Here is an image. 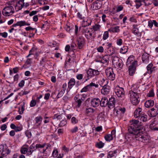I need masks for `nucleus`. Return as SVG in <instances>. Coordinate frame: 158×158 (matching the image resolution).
I'll return each mask as SVG.
<instances>
[{"mask_svg":"<svg viewBox=\"0 0 158 158\" xmlns=\"http://www.w3.org/2000/svg\"><path fill=\"white\" fill-rule=\"evenodd\" d=\"M100 103V99L98 98H93L90 101L91 106L94 108L98 106Z\"/></svg>","mask_w":158,"mask_h":158,"instance_id":"f3484780","label":"nucleus"},{"mask_svg":"<svg viewBox=\"0 0 158 158\" xmlns=\"http://www.w3.org/2000/svg\"><path fill=\"white\" fill-rule=\"evenodd\" d=\"M47 144V143H44L43 144H37L35 145L36 149H38L39 148H44L45 146Z\"/></svg>","mask_w":158,"mask_h":158,"instance_id":"49530a36","label":"nucleus"},{"mask_svg":"<svg viewBox=\"0 0 158 158\" xmlns=\"http://www.w3.org/2000/svg\"><path fill=\"white\" fill-rule=\"evenodd\" d=\"M92 20L89 18H87L86 19L83 20L82 21V26L83 27H85L91 25Z\"/></svg>","mask_w":158,"mask_h":158,"instance_id":"b1692460","label":"nucleus"},{"mask_svg":"<svg viewBox=\"0 0 158 158\" xmlns=\"http://www.w3.org/2000/svg\"><path fill=\"white\" fill-rule=\"evenodd\" d=\"M116 131L115 130H112L111 132V134H108L105 135L104 136V138L106 141L110 142L112 140L114 137H115Z\"/></svg>","mask_w":158,"mask_h":158,"instance_id":"f8f14e48","label":"nucleus"},{"mask_svg":"<svg viewBox=\"0 0 158 158\" xmlns=\"http://www.w3.org/2000/svg\"><path fill=\"white\" fill-rule=\"evenodd\" d=\"M32 63V59L31 58H28L27 60L26 61L25 64L23 66V68H26L27 66V65H29V66H31V64Z\"/></svg>","mask_w":158,"mask_h":158,"instance_id":"e433bc0d","label":"nucleus"},{"mask_svg":"<svg viewBox=\"0 0 158 158\" xmlns=\"http://www.w3.org/2000/svg\"><path fill=\"white\" fill-rule=\"evenodd\" d=\"M110 57V55H105L103 56L101 59L100 60V62L106 65H107L109 62V58Z\"/></svg>","mask_w":158,"mask_h":158,"instance_id":"a878e982","label":"nucleus"},{"mask_svg":"<svg viewBox=\"0 0 158 158\" xmlns=\"http://www.w3.org/2000/svg\"><path fill=\"white\" fill-rule=\"evenodd\" d=\"M22 0L19 1L15 5L12 4V6H14V8H15V10L16 11H18L19 10L22 9L23 7L22 5H23V2H22Z\"/></svg>","mask_w":158,"mask_h":158,"instance_id":"393cba45","label":"nucleus"},{"mask_svg":"<svg viewBox=\"0 0 158 158\" xmlns=\"http://www.w3.org/2000/svg\"><path fill=\"white\" fill-rule=\"evenodd\" d=\"M90 89H91L92 87H95V88H98V84H96L95 83L91 82L88 85Z\"/></svg>","mask_w":158,"mask_h":158,"instance_id":"864d4df0","label":"nucleus"},{"mask_svg":"<svg viewBox=\"0 0 158 158\" xmlns=\"http://www.w3.org/2000/svg\"><path fill=\"white\" fill-rule=\"evenodd\" d=\"M137 65L128 66V72L129 75L130 76H133L135 74L136 67Z\"/></svg>","mask_w":158,"mask_h":158,"instance_id":"4468645a","label":"nucleus"},{"mask_svg":"<svg viewBox=\"0 0 158 158\" xmlns=\"http://www.w3.org/2000/svg\"><path fill=\"white\" fill-rule=\"evenodd\" d=\"M64 92L63 90H61L58 94L56 96V98L57 99L61 97L63 95Z\"/></svg>","mask_w":158,"mask_h":158,"instance_id":"13d9d810","label":"nucleus"},{"mask_svg":"<svg viewBox=\"0 0 158 158\" xmlns=\"http://www.w3.org/2000/svg\"><path fill=\"white\" fill-rule=\"evenodd\" d=\"M78 127H75L71 130L70 132L72 133H76L78 131Z\"/></svg>","mask_w":158,"mask_h":158,"instance_id":"774afa93","label":"nucleus"},{"mask_svg":"<svg viewBox=\"0 0 158 158\" xmlns=\"http://www.w3.org/2000/svg\"><path fill=\"white\" fill-rule=\"evenodd\" d=\"M142 59L143 62L145 63L149 62V56L147 53H144L142 56Z\"/></svg>","mask_w":158,"mask_h":158,"instance_id":"473e14b6","label":"nucleus"},{"mask_svg":"<svg viewBox=\"0 0 158 158\" xmlns=\"http://www.w3.org/2000/svg\"><path fill=\"white\" fill-rule=\"evenodd\" d=\"M94 111L95 110L94 109L89 108L86 109L85 113L87 115H88L90 113H93L94 112Z\"/></svg>","mask_w":158,"mask_h":158,"instance_id":"a18cd8bd","label":"nucleus"},{"mask_svg":"<svg viewBox=\"0 0 158 158\" xmlns=\"http://www.w3.org/2000/svg\"><path fill=\"white\" fill-rule=\"evenodd\" d=\"M135 2L136 3L135 6L137 9L139 8L142 5L141 3L142 1L141 0H135Z\"/></svg>","mask_w":158,"mask_h":158,"instance_id":"79ce46f5","label":"nucleus"},{"mask_svg":"<svg viewBox=\"0 0 158 158\" xmlns=\"http://www.w3.org/2000/svg\"><path fill=\"white\" fill-rule=\"evenodd\" d=\"M150 114L151 117H155L158 114V106L155 108H153L151 109Z\"/></svg>","mask_w":158,"mask_h":158,"instance_id":"c756f323","label":"nucleus"},{"mask_svg":"<svg viewBox=\"0 0 158 158\" xmlns=\"http://www.w3.org/2000/svg\"><path fill=\"white\" fill-rule=\"evenodd\" d=\"M78 97V96H76L74 98L76 106L77 108H79L80 107L82 102L83 100L82 98H79Z\"/></svg>","mask_w":158,"mask_h":158,"instance_id":"bb28decb","label":"nucleus"},{"mask_svg":"<svg viewBox=\"0 0 158 158\" xmlns=\"http://www.w3.org/2000/svg\"><path fill=\"white\" fill-rule=\"evenodd\" d=\"M2 151L1 155L3 156H6L10 152L8 147L6 144L1 145L0 146V152Z\"/></svg>","mask_w":158,"mask_h":158,"instance_id":"9d476101","label":"nucleus"},{"mask_svg":"<svg viewBox=\"0 0 158 158\" xmlns=\"http://www.w3.org/2000/svg\"><path fill=\"white\" fill-rule=\"evenodd\" d=\"M29 147V146L27 145L23 146L20 150V152L22 154H27V148Z\"/></svg>","mask_w":158,"mask_h":158,"instance_id":"c9c22d12","label":"nucleus"},{"mask_svg":"<svg viewBox=\"0 0 158 158\" xmlns=\"http://www.w3.org/2000/svg\"><path fill=\"white\" fill-rule=\"evenodd\" d=\"M30 23L26 22L24 20H21L17 22L16 23L14 24L11 27V29L9 30V32L10 33H12L13 31L15 30L14 27H16L17 26H19L20 27L25 26H30Z\"/></svg>","mask_w":158,"mask_h":158,"instance_id":"423d86ee","label":"nucleus"},{"mask_svg":"<svg viewBox=\"0 0 158 158\" xmlns=\"http://www.w3.org/2000/svg\"><path fill=\"white\" fill-rule=\"evenodd\" d=\"M114 91L118 98H123L125 96V91L123 88L120 87L117 85L115 87Z\"/></svg>","mask_w":158,"mask_h":158,"instance_id":"1a4fd4ad","label":"nucleus"},{"mask_svg":"<svg viewBox=\"0 0 158 158\" xmlns=\"http://www.w3.org/2000/svg\"><path fill=\"white\" fill-rule=\"evenodd\" d=\"M123 42V40L121 38L118 39L117 40L116 43L118 45H121L122 44Z\"/></svg>","mask_w":158,"mask_h":158,"instance_id":"0e129e2a","label":"nucleus"},{"mask_svg":"<svg viewBox=\"0 0 158 158\" xmlns=\"http://www.w3.org/2000/svg\"><path fill=\"white\" fill-rule=\"evenodd\" d=\"M27 155L29 156L32 155L33 152L34 151V150L30 149L29 148H27Z\"/></svg>","mask_w":158,"mask_h":158,"instance_id":"680f3d73","label":"nucleus"},{"mask_svg":"<svg viewBox=\"0 0 158 158\" xmlns=\"http://www.w3.org/2000/svg\"><path fill=\"white\" fill-rule=\"evenodd\" d=\"M108 31H105L104 32L103 34V39L105 40L109 37V32Z\"/></svg>","mask_w":158,"mask_h":158,"instance_id":"3c124183","label":"nucleus"},{"mask_svg":"<svg viewBox=\"0 0 158 158\" xmlns=\"http://www.w3.org/2000/svg\"><path fill=\"white\" fill-rule=\"evenodd\" d=\"M143 113V109L141 108H137L135 110L134 112V116L136 118H138Z\"/></svg>","mask_w":158,"mask_h":158,"instance_id":"4be33fe9","label":"nucleus"},{"mask_svg":"<svg viewBox=\"0 0 158 158\" xmlns=\"http://www.w3.org/2000/svg\"><path fill=\"white\" fill-rule=\"evenodd\" d=\"M83 33L85 34V36L86 39L88 40H91L93 33L92 28L90 27H86L83 29Z\"/></svg>","mask_w":158,"mask_h":158,"instance_id":"0eeeda50","label":"nucleus"},{"mask_svg":"<svg viewBox=\"0 0 158 158\" xmlns=\"http://www.w3.org/2000/svg\"><path fill=\"white\" fill-rule=\"evenodd\" d=\"M106 77L110 81H114L115 78V75L114 73L112 68H109L106 69L105 71Z\"/></svg>","mask_w":158,"mask_h":158,"instance_id":"6e6552de","label":"nucleus"},{"mask_svg":"<svg viewBox=\"0 0 158 158\" xmlns=\"http://www.w3.org/2000/svg\"><path fill=\"white\" fill-rule=\"evenodd\" d=\"M42 119L43 118L41 116H37L35 118V123L37 124V126H39L41 125Z\"/></svg>","mask_w":158,"mask_h":158,"instance_id":"f704fd0d","label":"nucleus"},{"mask_svg":"<svg viewBox=\"0 0 158 158\" xmlns=\"http://www.w3.org/2000/svg\"><path fill=\"white\" fill-rule=\"evenodd\" d=\"M104 143H102V141H100L99 142H97L95 147L98 148H102L104 146Z\"/></svg>","mask_w":158,"mask_h":158,"instance_id":"a19ab883","label":"nucleus"},{"mask_svg":"<svg viewBox=\"0 0 158 158\" xmlns=\"http://www.w3.org/2000/svg\"><path fill=\"white\" fill-rule=\"evenodd\" d=\"M22 2H23V5H22L23 7H24L25 8H27L28 7L29 5L30 4L28 2H24V0H22Z\"/></svg>","mask_w":158,"mask_h":158,"instance_id":"69168bd1","label":"nucleus"},{"mask_svg":"<svg viewBox=\"0 0 158 158\" xmlns=\"http://www.w3.org/2000/svg\"><path fill=\"white\" fill-rule=\"evenodd\" d=\"M15 12L14 6H12V4H11L4 8L2 11V14L5 16H9L12 15Z\"/></svg>","mask_w":158,"mask_h":158,"instance_id":"39448f33","label":"nucleus"},{"mask_svg":"<svg viewBox=\"0 0 158 158\" xmlns=\"http://www.w3.org/2000/svg\"><path fill=\"white\" fill-rule=\"evenodd\" d=\"M148 115L146 114H143L142 115L138 118L137 120H132L131 125H132L133 124L134 121H136L139 122V123L141 125V126L143 127L142 122H145L147 121L148 119Z\"/></svg>","mask_w":158,"mask_h":158,"instance_id":"9b49d317","label":"nucleus"},{"mask_svg":"<svg viewBox=\"0 0 158 158\" xmlns=\"http://www.w3.org/2000/svg\"><path fill=\"white\" fill-rule=\"evenodd\" d=\"M108 100L106 97H104L100 100V105L101 106L105 107L107 106Z\"/></svg>","mask_w":158,"mask_h":158,"instance_id":"c85d7f7f","label":"nucleus"},{"mask_svg":"<svg viewBox=\"0 0 158 158\" xmlns=\"http://www.w3.org/2000/svg\"><path fill=\"white\" fill-rule=\"evenodd\" d=\"M147 96L148 97H153L154 96V93L153 90L152 89H151L149 91Z\"/></svg>","mask_w":158,"mask_h":158,"instance_id":"603ef678","label":"nucleus"},{"mask_svg":"<svg viewBox=\"0 0 158 158\" xmlns=\"http://www.w3.org/2000/svg\"><path fill=\"white\" fill-rule=\"evenodd\" d=\"M101 26L100 25L98 24H95V25L92 26V29L93 31H97L100 30Z\"/></svg>","mask_w":158,"mask_h":158,"instance_id":"4c0bfd02","label":"nucleus"},{"mask_svg":"<svg viewBox=\"0 0 158 158\" xmlns=\"http://www.w3.org/2000/svg\"><path fill=\"white\" fill-rule=\"evenodd\" d=\"M127 66L137 65V62L134 59L133 56H130L127 59L126 63Z\"/></svg>","mask_w":158,"mask_h":158,"instance_id":"ddd939ff","label":"nucleus"},{"mask_svg":"<svg viewBox=\"0 0 158 158\" xmlns=\"http://www.w3.org/2000/svg\"><path fill=\"white\" fill-rule=\"evenodd\" d=\"M128 96L131 102L133 105H136L139 103L140 102V94H137L132 91H129Z\"/></svg>","mask_w":158,"mask_h":158,"instance_id":"f03ea898","label":"nucleus"},{"mask_svg":"<svg viewBox=\"0 0 158 158\" xmlns=\"http://www.w3.org/2000/svg\"><path fill=\"white\" fill-rule=\"evenodd\" d=\"M71 121L72 123L73 124H76L78 122V119L75 117H73L72 118Z\"/></svg>","mask_w":158,"mask_h":158,"instance_id":"8fccbe9b","label":"nucleus"},{"mask_svg":"<svg viewBox=\"0 0 158 158\" xmlns=\"http://www.w3.org/2000/svg\"><path fill=\"white\" fill-rule=\"evenodd\" d=\"M49 144L48 143H47V144L46 146V147L45 149L44 148L43 149L42 152H40L44 154H47V150L48 148L49 147Z\"/></svg>","mask_w":158,"mask_h":158,"instance_id":"bf43d9fd","label":"nucleus"},{"mask_svg":"<svg viewBox=\"0 0 158 158\" xmlns=\"http://www.w3.org/2000/svg\"><path fill=\"white\" fill-rule=\"evenodd\" d=\"M123 8V6L122 5H119L117 7L116 12H118L122 11Z\"/></svg>","mask_w":158,"mask_h":158,"instance_id":"e2e57ef3","label":"nucleus"},{"mask_svg":"<svg viewBox=\"0 0 158 158\" xmlns=\"http://www.w3.org/2000/svg\"><path fill=\"white\" fill-rule=\"evenodd\" d=\"M67 123V121L66 120L63 119L60 122L58 125V127H63L66 125Z\"/></svg>","mask_w":158,"mask_h":158,"instance_id":"ea45409f","label":"nucleus"},{"mask_svg":"<svg viewBox=\"0 0 158 158\" xmlns=\"http://www.w3.org/2000/svg\"><path fill=\"white\" fill-rule=\"evenodd\" d=\"M102 2L98 0H96L93 3L92 6L93 10H98L102 6Z\"/></svg>","mask_w":158,"mask_h":158,"instance_id":"6ab92c4d","label":"nucleus"},{"mask_svg":"<svg viewBox=\"0 0 158 158\" xmlns=\"http://www.w3.org/2000/svg\"><path fill=\"white\" fill-rule=\"evenodd\" d=\"M117 152V150H115L114 152L110 151L109 152L108 155L107 156L108 158H111L114 156L115 154Z\"/></svg>","mask_w":158,"mask_h":158,"instance_id":"09e8293b","label":"nucleus"},{"mask_svg":"<svg viewBox=\"0 0 158 158\" xmlns=\"http://www.w3.org/2000/svg\"><path fill=\"white\" fill-rule=\"evenodd\" d=\"M154 104L153 100H148L145 103L144 106L146 108H149L152 107Z\"/></svg>","mask_w":158,"mask_h":158,"instance_id":"2f4dec72","label":"nucleus"},{"mask_svg":"<svg viewBox=\"0 0 158 158\" xmlns=\"http://www.w3.org/2000/svg\"><path fill=\"white\" fill-rule=\"evenodd\" d=\"M77 18L81 20H83L84 19L85 17L80 12H78L77 13Z\"/></svg>","mask_w":158,"mask_h":158,"instance_id":"de8ad7c7","label":"nucleus"},{"mask_svg":"<svg viewBox=\"0 0 158 158\" xmlns=\"http://www.w3.org/2000/svg\"><path fill=\"white\" fill-rule=\"evenodd\" d=\"M23 127L22 126H16L15 131L16 132L19 131H21Z\"/></svg>","mask_w":158,"mask_h":158,"instance_id":"338daca9","label":"nucleus"},{"mask_svg":"<svg viewBox=\"0 0 158 158\" xmlns=\"http://www.w3.org/2000/svg\"><path fill=\"white\" fill-rule=\"evenodd\" d=\"M76 83L75 79L73 78H71L68 83V88L70 89H71Z\"/></svg>","mask_w":158,"mask_h":158,"instance_id":"72a5a7b5","label":"nucleus"},{"mask_svg":"<svg viewBox=\"0 0 158 158\" xmlns=\"http://www.w3.org/2000/svg\"><path fill=\"white\" fill-rule=\"evenodd\" d=\"M128 47L127 46H123L120 49V52L122 54H125L128 51Z\"/></svg>","mask_w":158,"mask_h":158,"instance_id":"58836bf2","label":"nucleus"},{"mask_svg":"<svg viewBox=\"0 0 158 158\" xmlns=\"http://www.w3.org/2000/svg\"><path fill=\"white\" fill-rule=\"evenodd\" d=\"M108 31L110 32H112L113 33H118L120 31L119 27L118 26H116L114 27H111L108 29Z\"/></svg>","mask_w":158,"mask_h":158,"instance_id":"cd10ccee","label":"nucleus"},{"mask_svg":"<svg viewBox=\"0 0 158 158\" xmlns=\"http://www.w3.org/2000/svg\"><path fill=\"white\" fill-rule=\"evenodd\" d=\"M90 90L89 88V87L88 85H87L86 86L84 87L80 91V92L81 93L86 92L89 91Z\"/></svg>","mask_w":158,"mask_h":158,"instance_id":"c03bdc74","label":"nucleus"},{"mask_svg":"<svg viewBox=\"0 0 158 158\" xmlns=\"http://www.w3.org/2000/svg\"><path fill=\"white\" fill-rule=\"evenodd\" d=\"M105 45L106 49H108L111 47L112 44L109 42H106L102 44V45Z\"/></svg>","mask_w":158,"mask_h":158,"instance_id":"6e6d98bb","label":"nucleus"},{"mask_svg":"<svg viewBox=\"0 0 158 158\" xmlns=\"http://www.w3.org/2000/svg\"><path fill=\"white\" fill-rule=\"evenodd\" d=\"M36 101L35 99H32L30 103V106L31 107H34L36 105Z\"/></svg>","mask_w":158,"mask_h":158,"instance_id":"052dcab7","label":"nucleus"},{"mask_svg":"<svg viewBox=\"0 0 158 158\" xmlns=\"http://www.w3.org/2000/svg\"><path fill=\"white\" fill-rule=\"evenodd\" d=\"M147 73L149 74H151L154 72L156 69V67L154 66L153 64L150 63L149 64L147 67Z\"/></svg>","mask_w":158,"mask_h":158,"instance_id":"a211bd4d","label":"nucleus"},{"mask_svg":"<svg viewBox=\"0 0 158 158\" xmlns=\"http://www.w3.org/2000/svg\"><path fill=\"white\" fill-rule=\"evenodd\" d=\"M58 154V151L57 149H54L52 153V155L54 157H56Z\"/></svg>","mask_w":158,"mask_h":158,"instance_id":"4d7b16f0","label":"nucleus"},{"mask_svg":"<svg viewBox=\"0 0 158 158\" xmlns=\"http://www.w3.org/2000/svg\"><path fill=\"white\" fill-rule=\"evenodd\" d=\"M36 48L35 47H32L31 49L30 50L29 54L27 57V58L29 57L31 55L34 54L35 52L36 51Z\"/></svg>","mask_w":158,"mask_h":158,"instance_id":"37998d69","label":"nucleus"},{"mask_svg":"<svg viewBox=\"0 0 158 158\" xmlns=\"http://www.w3.org/2000/svg\"><path fill=\"white\" fill-rule=\"evenodd\" d=\"M49 58L47 55L45 54L41 59L40 61V66H44L49 61Z\"/></svg>","mask_w":158,"mask_h":158,"instance_id":"aec40b11","label":"nucleus"},{"mask_svg":"<svg viewBox=\"0 0 158 158\" xmlns=\"http://www.w3.org/2000/svg\"><path fill=\"white\" fill-rule=\"evenodd\" d=\"M100 74L99 72L97 70L93 69L92 68H89L86 71V74L84 77L85 81H86L88 80L91 78L92 77L98 75Z\"/></svg>","mask_w":158,"mask_h":158,"instance_id":"7ed1b4c3","label":"nucleus"},{"mask_svg":"<svg viewBox=\"0 0 158 158\" xmlns=\"http://www.w3.org/2000/svg\"><path fill=\"white\" fill-rule=\"evenodd\" d=\"M85 43V38L82 36H79L77 39V45L79 49L82 48Z\"/></svg>","mask_w":158,"mask_h":158,"instance_id":"2eb2a0df","label":"nucleus"},{"mask_svg":"<svg viewBox=\"0 0 158 158\" xmlns=\"http://www.w3.org/2000/svg\"><path fill=\"white\" fill-rule=\"evenodd\" d=\"M110 90V86L105 84L102 89L101 92L102 94L107 95L109 93Z\"/></svg>","mask_w":158,"mask_h":158,"instance_id":"412c9836","label":"nucleus"},{"mask_svg":"<svg viewBox=\"0 0 158 158\" xmlns=\"http://www.w3.org/2000/svg\"><path fill=\"white\" fill-rule=\"evenodd\" d=\"M139 85L137 84L133 85L132 87L131 90L133 92H135L137 94H140V90L139 89Z\"/></svg>","mask_w":158,"mask_h":158,"instance_id":"7c9ffc66","label":"nucleus"},{"mask_svg":"<svg viewBox=\"0 0 158 158\" xmlns=\"http://www.w3.org/2000/svg\"><path fill=\"white\" fill-rule=\"evenodd\" d=\"M138 26L137 24H133L132 26L133 28L132 31L135 35L140 37L141 35L142 32H140L139 31Z\"/></svg>","mask_w":158,"mask_h":158,"instance_id":"dca6fc26","label":"nucleus"},{"mask_svg":"<svg viewBox=\"0 0 158 158\" xmlns=\"http://www.w3.org/2000/svg\"><path fill=\"white\" fill-rule=\"evenodd\" d=\"M96 49L98 52H100L101 53H103L104 51V49L103 47L101 46L97 47Z\"/></svg>","mask_w":158,"mask_h":158,"instance_id":"5fc2aeb1","label":"nucleus"},{"mask_svg":"<svg viewBox=\"0 0 158 158\" xmlns=\"http://www.w3.org/2000/svg\"><path fill=\"white\" fill-rule=\"evenodd\" d=\"M143 128L139 122L135 121L132 125L128 127V131L131 134L135 135V138L136 140L145 143L148 139V136L142 131Z\"/></svg>","mask_w":158,"mask_h":158,"instance_id":"f257e3e1","label":"nucleus"},{"mask_svg":"<svg viewBox=\"0 0 158 158\" xmlns=\"http://www.w3.org/2000/svg\"><path fill=\"white\" fill-rule=\"evenodd\" d=\"M116 103L115 99L114 97H111L108 101V106L110 109L113 108L114 107Z\"/></svg>","mask_w":158,"mask_h":158,"instance_id":"5701e85b","label":"nucleus"},{"mask_svg":"<svg viewBox=\"0 0 158 158\" xmlns=\"http://www.w3.org/2000/svg\"><path fill=\"white\" fill-rule=\"evenodd\" d=\"M112 64L115 68L120 70L123 65V62L122 60L116 56H112Z\"/></svg>","mask_w":158,"mask_h":158,"instance_id":"20e7f679","label":"nucleus"}]
</instances>
